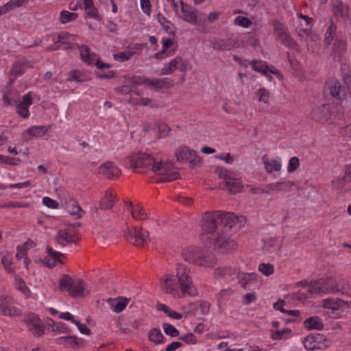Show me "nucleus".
Listing matches in <instances>:
<instances>
[{
	"mask_svg": "<svg viewBox=\"0 0 351 351\" xmlns=\"http://www.w3.org/2000/svg\"><path fill=\"white\" fill-rule=\"evenodd\" d=\"M124 164L128 168L151 170L158 173L161 176V182H171L179 176V173L173 169L171 164L162 163L160 160L145 152L132 153L125 159Z\"/></svg>",
	"mask_w": 351,
	"mask_h": 351,
	"instance_id": "obj_1",
	"label": "nucleus"
},
{
	"mask_svg": "<svg viewBox=\"0 0 351 351\" xmlns=\"http://www.w3.org/2000/svg\"><path fill=\"white\" fill-rule=\"evenodd\" d=\"M245 223V217L231 213L206 212L202 216L201 228L203 234H213L214 238L226 230L238 231Z\"/></svg>",
	"mask_w": 351,
	"mask_h": 351,
	"instance_id": "obj_2",
	"label": "nucleus"
},
{
	"mask_svg": "<svg viewBox=\"0 0 351 351\" xmlns=\"http://www.w3.org/2000/svg\"><path fill=\"white\" fill-rule=\"evenodd\" d=\"M348 289L344 280L337 281L335 277L328 276L311 281L308 292L311 294L324 295L327 293H343Z\"/></svg>",
	"mask_w": 351,
	"mask_h": 351,
	"instance_id": "obj_3",
	"label": "nucleus"
},
{
	"mask_svg": "<svg viewBox=\"0 0 351 351\" xmlns=\"http://www.w3.org/2000/svg\"><path fill=\"white\" fill-rule=\"evenodd\" d=\"M59 289L61 291H67L73 298L84 297L89 293L83 280H73L68 274H64L60 278Z\"/></svg>",
	"mask_w": 351,
	"mask_h": 351,
	"instance_id": "obj_4",
	"label": "nucleus"
},
{
	"mask_svg": "<svg viewBox=\"0 0 351 351\" xmlns=\"http://www.w3.org/2000/svg\"><path fill=\"white\" fill-rule=\"evenodd\" d=\"M191 270L186 265L178 264L176 267V276L180 289L185 295L195 296L197 290L194 287L191 278Z\"/></svg>",
	"mask_w": 351,
	"mask_h": 351,
	"instance_id": "obj_5",
	"label": "nucleus"
},
{
	"mask_svg": "<svg viewBox=\"0 0 351 351\" xmlns=\"http://www.w3.org/2000/svg\"><path fill=\"white\" fill-rule=\"evenodd\" d=\"M234 232L233 230H226L213 238L215 248L221 253H230L237 250V243L230 237L232 232Z\"/></svg>",
	"mask_w": 351,
	"mask_h": 351,
	"instance_id": "obj_6",
	"label": "nucleus"
},
{
	"mask_svg": "<svg viewBox=\"0 0 351 351\" xmlns=\"http://www.w3.org/2000/svg\"><path fill=\"white\" fill-rule=\"evenodd\" d=\"M219 177L223 179L226 189L232 193H237L241 191L243 184L241 181L233 177L232 174L226 169L217 168L216 170Z\"/></svg>",
	"mask_w": 351,
	"mask_h": 351,
	"instance_id": "obj_7",
	"label": "nucleus"
},
{
	"mask_svg": "<svg viewBox=\"0 0 351 351\" xmlns=\"http://www.w3.org/2000/svg\"><path fill=\"white\" fill-rule=\"evenodd\" d=\"M125 237L129 242L136 246H143L149 241L148 232L141 228H128L125 231Z\"/></svg>",
	"mask_w": 351,
	"mask_h": 351,
	"instance_id": "obj_8",
	"label": "nucleus"
},
{
	"mask_svg": "<svg viewBox=\"0 0 351 351\" xmlns=\"http://www.w3.org/2000/svg\"><path fill=\"white\" fill-rule=\"evenodd\" d=\"M160 285L165 293L171 294L175 298H180L184 296L178 282H177L176 278L170 274H166L161 278Z\"/></svg>",
	"mask_w": 351,
	"mask_h": 351,
	"instance_id": "obj_9",
	"label": "nucleus"
},
{
	"mask_svg": "<svg viewBox=\"0 0 351 351\" xmlns=\"http://www.w3.org/2000/svg\"><path fill=\"white\" fill-rule=\"evenodd\" d=\"M175 156L177 161L180 162H187L191 167L198 165L201 162V160L197 156L195 152L184 145L180 146L176 149Z\"/></svg>",
	"mask_w": 351,
	"mask_h": 351,
	"instance_id": "obj_10",
	"label": "nucleus"
},
{
	"mask_svg": "<svg viewBox=\"0 0 351 351\" xmlns=\"http://www.w3.org/2000/svg\"><path fill=\"white\" fill-rule=\"evenodd\" d=\"M303 343L304 348L308 350L326 349L329 345L326 337L319 333L308 335L305 337Z\"/></svg>",
	"mask_w": 351,
	"mask_h": 351,
	"instance_id": "obj_11",
	"label": "nucleus"
},
{
	"mask_svg": "<svg viewBox=\"0 0 351 351\" xmlns=\"http://www.w3.org/2000/svg\"><path fill=\"white\" fill-rule=\"evenodd\" d=\"M213 49L217 51H230L239 47V41L237 38L229 37L226 39L217 38L212 43Z\"/></svg>",
	"mask_w": 351,
	"mask_h": 351,
	"instance_id": "obj_12",
	"label": "nucleus"
},
{
	"mask_svg": "<svg viewBox=\"0 0 351 351\" xmlns=\"http://www.w3.org/2000/svg\"><path fill=\"white\" fill-rule=\"evenodd\" d=\"M25 322L29 330L35 336L40 337L44 334L43 325L40 318L34 313H29L25 317Z\"/></svg>",
	"mask_w": 351,
	"mask_h": 351,
	"instance_id": "obj_13",
	"label": "nucleus"
},
{
	"mask_svg": "<svg viewBox=\"0 0 351 351\" xmlns=\"http://www.w3.org/2000/svg\"><path fill=\"white\" fill-rule=\"evenodd\" d=\"M331 106L329 104H323L315 107L312 110V118L317 121H329L332 119Z\"/></svg>",
	"mask_w": 351,
	"mask_h": 351,
	"instance_id": "obj_14",
	"label": "nucleus"
},
{
	"mask_svg": "<svg viewBox=\"0 0 351 351\" xmlns=\"http://www.w3.org/2000/svg\"><path fill=\"white\" fill-rule=\"evenodd\" d=\"M161 43L162 45V49L155 53V58L162 60L167 57L173 56L175 53L177 49V46L174 45L173 40L171 38L164 37L162 38Z\"/></svg>",
	"mask_w": 351,
	"mask_h": 351,
	"instance_id": "obj_15",
	"label": "nucleus"
},
{
	"mask_svg": "<svg viewBox=\"0 0 351 351\" xmlns=\"http://www.w3.org/2000/svg\"><path fill=\"white\" fill-rule=\"evenodd\" d=\"M99 173L108 179H114L121 174V170L112 161H106L99 167Z\"/></svg>",
	"mask_w": 351,
	"mask_h": 351,
	"instance_id": "obj_16",
	"label": "nucleus"
},
{
	"mask_svg": "<svg viewBox=\"0 0 351 351\" xmlns=\"http://www.w3.org/2000/svg\"><path fill=\"white\" fill-rule=\"evenodd\" d=\"M50 126L34 125L25 130L22 134V138L25 141H31L33 138L45 136L49 131Z\"/></svg>",
	"mask_w": 351,
	"mask_h": 351,
	"instance_id": "obj_17",
	"label": "nucleus"
},
{
	"mask_svg": "<svg viewBox=\"0 0 351 351\" xmlns=\"http://www.w3.org/2000/svg\"><path fill=\"white\" fill-rule=\"evenodd\" d=\"M32 103V94L31 92H28L22 97L21 101L16 105V113L21 117L27 119L29 117V107Z\"/></svg>",
	"mask_w": 351,
	"mask_h": 351,
	"instance_id": "obj_18",
	"label": "nucleus"
},
{
	"mask_svg": "<svg viewBox=\"0 0 351 351\" xmlns=\"http://www.w3.org/2000/svg\"><path fill=\"white\" fill-rule=\"evenodd\" d=\"M182 15L180 16L184 21L196 25L197 19H202V14L199 13L196 9L189 5H184L181 7Z\"/></svg>",
	"mask_w": 351,
	"mask_h": 351,
	"instance_id": "obj_19",
	"label": "nucleus"
},
{
	"mask_svg": "<svg viewBox=\"0 0 351 351\" xmlns=\"http://www.w3.org/2000/svg\"><path fill=\"white\" fill-rule=\"evenodd\" d=\"M322 306L324 308L330 309L332 312L338 310L343 311L345 308L350 307L348 302L339 298H326L323 300Z\"/></svg>",
	"mask_w": 351,
	"mask_h": 351,
	"instance_id": "obj_20",
	"label": "nucleus"
},
{
	"mask_svg": "<svg viewBox=\"0 0 351 351\" xmlns=\"http://www.w3.org/2000/svg\"><path fill=\"white\" fill-rule=\"evenodd\" d=\"M201 248L195 246H189L182 250V256L184 260L189 263L197 265Z\"/></svg>",
	"mask_w": 351,
	"mask_h": 351,
	"instance_id": "obj_21",
	"label": "nucleus"
},
{
	"mask_svg": "<svg viewBox=\"0 0 351 351\" xmlns=\"http://www.w3.org/2000/svg\"><path fill=\"white\" fill-rule=\"evenodd\" d=\"M197 266L204 267H213L217 264V259L215 254L207 250L201 249Z\"/></svg>",
	"mask_w": 351,
	"mask_h": 351,
	"instance_id": "obj_22",
	"label": "nucleus"
},
{
	"mask_svg": "<svg viewBox=\"0 0 351 351\" xmlns=\"http://www.w3.org/2000/svg\"><path fill=\"white\" fill-rule=\"evenodd\" d=\"M326 88L333 97L342 100L344 98V91L341 90L340 83L335 79H330L326 82Z\"/></svg>",
	"mask_w": 351,
	"mask_h": 351,
	"instance_id": "obj_23",
	"label": "nucleus"
},
{
	"mask_svg": "<svg viewBox=\"0 0 351 351\" xmlns=\"http://www.w3.org/2000/svg\"><path fill=\"white\" fill-rule=\"evenodd\" d=\"M126 207L134 219L143 221L147 219V215L141 204L134 205L132 202H127Z\"/></svg>",
	"mask_w": 351,
	"mask_h": 351,
	"instance_id": "obj_24",
	"label": "nucleus"
},
{
	"mask_svg": "<svg viewBox=\"0 0 351 351\" xmlns=\"http://www.w3.org/2000/svg\"><path fill=\"white\" fill-rule=\"evenodd\" d=\"M0 313L6 316H16L19 311L12 306L10 298H0Z\"/></svg>",
	"mask_w": 351,
	"mask_h": 351,
	"instance_id": "obj_25",
	"label": "nucleus"
},
{
	"mask_svg": "<svg viewBox=\"0 0 351 351\" xmlns=\"http://www.w3.org/2000/svg\"><path fill=\"white\" fill-rule=\"evenodd\" d=\"M47 256L44 258L43 263L47 267H54L58 262L61 263L60 257L63 256L61 252L55 251L51 247H47Z\"/></svg>",
	"mask_w": 351,
	"mask_h": 351,
	"instance_id": "obj_26",
	"label": "nucleus"
},
{
	"mask_svg": "<svg viewBox=\"0 0 351 351\" xmlns=\"http://www.w3.org/2000/svg\"><path fill=\"white\" fill-rule=\"evenodd\" d=\"M293 185V182L290 180L278 182L267 184L265 186V189L268 191L288 192L292 189Z\"/></svg>",
	"mask_w": 351,
	"mask_h": 351,
	"instance_id": "obj_27",
	"label": "nucleus"
},
{
	"mask_svg": "<svg viewBox=\"0 0 351 351\" xmlns=\"http://www.w3.org/2000/svg\"><path fill=\"white\" fill-rule=\"evenodd\" d=\"M262 160L265 169L268 173L281 170L282 164L280 158H268L267 155H264L262 157Z\"/></svg>",
	"mask_w": 351,
	"mask_h": 351,
	"instance_id": "obj_28",
	"label": "nucleus"
},
{
	"mask_svg": "<svg viewBox=\"0 0 351 351\" xmlns=\"http://www.w3.org/2000/svg\"><path fill=\"white\" fill-rule=\"evenodd\" d=\"M56 241L62 246H66L67 244L73 242V230L71 228L60 230L56 236Z\"/></svg>",
	"mask_w": 351,
	"mask_h": 351,
	"instance_id": "obj_29",
	"label": "nucleus"
},
{
	"mask_svg": "<svg viewBox=\"0 0 351 351\" xmlns=\"http://www.w3.org/2000/svg\"><path fill=\"white\" fill-rule=\"evenodd\" d=\"M129 299L123 297H118L114 299L110 298L108 300V302L110 306L111 309L117 313L122 312L129 302Z\"/></svg>",
	"mask_w": 351,
	"mask_h": 351,
	"instance_id": "obj_30",
	"label": "nucleus"
},
{
	"mask_svg": "<svg viewBox=\"0 0 351 351\" xmlns=\"http://www.w3.org/2000/svg\"><path fill=\"white\" fill-rule=\"evenodd\" d=\"M332 12L335 15L343 19H350L351 17V10L348 6L344 5L340 1H335L333 3Z\"/></svg>",
	"mask_w": 351,
	"mask_h": 351,
	"instance_id": "obj_31",
	"label": "nucleus"
},
{
	"mask_svg": "<svg viewBox=\"0 0 351 351\" xmlns=\"http://www.w3.org/2000/svg\"><path fill=\"white\" fill-rule=\"evenodd\" d=\"M115 202V195L110 190H107L105 192L104 197L101 199L99 207L103 210L111 209Z\"/></svg>",
	"mask_w": 351,
	"mask_h": 351,
	"instance_id": "obj_32",
	"label": "nucleus"
},
{
	"mask_svg": "<svg viewBox=\"0 0 351 351\" xmlns=\"http://www.w3.org/2000/svg\"><path fill=\"white\" fill-rule=\"evenodd\" d=\"M67 76L66 81L68 82H84L89 80V76L87 74L77 69L69 71Z\"/></svg>",
	"mask_w": 351,
	"mask_h": 351,
	"instance_id": "obj_33",
	"label": "nucleus"
},
{
	"mask_svg": "<svg viewBox=\"0 0 351 351\" xmlns=\"http://www.w3.org/2000/svg\"><path fill=\"white\" fill-rule=\"evenodd\" d=\"M304 325L308 330H321L324 328L322 319L317 316L310 317L304 322Z\"/></svg>",
	"mask_w": 351,
	"mask_h": 351,
	"instance_id": "obj_34",
	"label": "nucleus"
},
{
	"mask_svg": "<svg viewBox=\"0 0 351 351\" xmlns=\"http://www.w3.org/2000/svg\"><path fill=\"white\" fill-rule=\"evenodd\" d=\"M138 49V45L136 44L134 47L128 48L126 51L118 52L117 53L114 54V59L121 62L129 60L135 53V51Z\"/></svg>",
	"mask_w": 351,
	"mask_h": 351,
	"instance_id": "obj_35",
	"label": "nucleus"
},
{
	"mask_svg": "<svg viewBox=\"0 0 351 351\" xmlns=\"http://www.w3.org/2000/svg\"><path fill=\"white\" fill-rule=\"evenodd\" d=\"M238 271L235 267H219L215 269V276L219 277L229 278L231 279L234 278L238 276Z\"/></svg>",
	"mask_w": 351,
	"mask_h": 351,
	"instance_id": "obj_36",
	"label": "nucleus"
},
{
	"mask_svg": "<svg viewBox=\"0 0 351 351\" xmlns=\"http://www.w3.org/2000/svg\"><path fill=\"white\" fill-rule=\"evenodd\" d=\"M80 51V58L83 62L90 65L95 60V53H90L88 47L86 45H77Z\"/></svg>",
	"mask_w": 351,
	"mask_h": 351,
	"instance_id": "obj_37",
	"label": "nucleus"
},
{
	"mask_svg": "<svg viewBox=\"0 0 351 351\" xmlns=\"http://www.w3.org/2000/svg\"><path fill=\"white\" fill-rule=\"evenodd\" d=\"M78 18V14L67 10H62L59 16V21L61 24H66L75 21Z\"/></svg>",
	"mask_w": 351,
	"mask_h": 351,
	"instance_id": "obj_38",
	"label": "nucleus"
},
{
	"mask_svg": "<svg viewBox=\"0 0 351 351\" xmlns=\"http://www.w3.org/2000/svg\"><path fill=\"white\" fill-rule=\"evenodd\" d=\"M255 97L259 103L269 104L270 98V92L265 88H259L255 93Z\"/></svg>",
	"mask_w": 351,
	"mask_h": 351,
	"instance_id": "obj_39",
	"label": "nucleus"
},
{
	"mask_svg": "<svg viewBox=\"0 0 351 351\" xmlns=\"http://www.w3.org/2000/svg\"><path fill=\"white\" fill-rule=\"evenodd\" d=\"M56 342L64 347H74L77 345V338L72 336H63L56 339Z\"/></svg>",
	"mask_w": 351,
	"mask_h": 351,
	"instance_id": "obj_40",
	"label": "nucleus"
},
{
	"mask_svg": "<svg viewBox=\"0 0 351 351\" xmlns=\"http://www.w3.org/2000/svg\"><path fill=\"white\" fill-rule=\"evenodd\" d=\"M149 339L154 343L158 344L164 342L165 337L159 329L154 328L149 332Z\"/></svg>",
	"mask_w": 351,
	"mask_h": 351,
	"instance_id": "obj_41",
	"label": "nucleus"
},
{
	"mask_svg": "<svg viewBox=\"0 0 351 351\" xmlns=\"http://www.w3.org/2000/svg\"><path fill=\"white\" fill-rule=\"evenodd\" d=\"M27 2L26 0H10L3 5L4 14L23 6Z\"/></svg>",
	"mask_w": 351,
	"mask_h": 351,
	"instance_id": "obj_42",
	"label": "nucleus"
},
{
	"mask_svg": "<svg viewBox=\"0 0 351 351\" xmlns=\"http://www.w3.org/2000/svg\"><path fill=\"white\" fill-rule=\"evenodd\" d=\"M250 66H252V69L258 73L262 74L265 73V71H268L269 66L267 65L266 62L263 60H252L249 62Z\"/></svg>",
	"mask_w": 351,
	"mask_h": 351,
	"instance_id": "obj_43",
	"label": "nucleus"
},
{
	"mask_svg": "<svg viewBox=\"0 0 351 351\" xmlns=\"http://www.w3.org/2000/svg\"><path fill=\"white\" fill-rule=\"evenodd\" d=\"M256 277L257 274L255 273H243L239 276V282L243 287L246 288L250 282L256 280Z\"/></svg>",
	"mask_w": 351,
	"mask_h": 351,
	"instance_id": "obj_44",
	"label": "nucleus"
},
{
	"mask_svg": "<svg viewBox=\"0 0 351 351\" xmlns=\"http://www.w3.org/2000/svg\"><path fill=\"white\" fill-rule=\"evenodd\" d=\"M178 56L171 60L168 64L163 66L161 70V75H169L176 69H178Z\"/></svg>",
	"mask_w": 351,
	"mask_h": 351,
	"instance_id": "obj_45",
	"label": "nucleus"
},
{
	"mask_svg": "<svg viewBox=\"0 0 351 351\" xmlns=\"http://www.w3.org/2000/svg\"><path fill=\"white\" fill-rule=\"evenodd\" d=\"M233 291L231 289H221L217 294V302L219 306L221 304L224 303L226 300H228L230 297L232 295Z\"/></svg>",
	"mask_w": 351,
	"mask_h": 351,
	"instance_id": "obj_46",
	"label": "nucleus"
},
{
	"mask_svg": "<svg viewBox=\"0 0 351 351\" xmlns=\"http://www.w3.org/2000/svg\"><path fill=\"white\" fill-rule=\"evenodd\" d=\"M291 329L286 328L281 330L272 332L271 337L274 340L287 339L291 334Z\"/></svg>",
	"mask_w": 351,
	"mask_h": 351,
	"instance_id": "obj_47",
	"label": "nucleus"
},
{
	"mask_svg": "<svg viewBox=\"0 0 351 351\" xmlns=\"http://www.w3.org/2000/svg\"><path fill=\"white\" fill-rule=\"evenodd\" d=\"M346 49V43L343 40H336L333 45V52L335 55L339 56Z\"/></svg>",
	"mask_w": 351,
	"mask_h": 351,
	"instance_id": "obj_48",
	"label": "nucleus"
},
{
	"mask_svg": "<svg viewBox=\"0 0 351 351\" xmlns=\"http://www.w3.org/2000/svg\"><path fill=\"white\" fill-rule=\"evenodd\" d=\"M16 289L20 291L25 296L28 297L31 293L29 288L26 286L25 281L21 278H16L15 280Z\"/></svg>",
	"mask_w": 351,
	"mask_h": 351,
	"instance_id": "obj_49",
	"label": "nucleus"
},
{
	"mask_svg": "<svg viewBox=\"0 0 351 351\" xmlns=\"http://www.w3.org/2000/svg\"><path fill=\"white\" fill-rule=\"evenodd\" d=\"M258 270L265 276H269L274 274V267L270 263H261L258 266Z\"/></svg>",
	"mask_w": 351,
	"mask_h": 351,
	"instance_id": "obj_50",
	"label": "nucleus"
},
{
	"mask_svg": "<svg viewBox=\"0 0 351 351\" xmlns=\"http://www.w3.org/2000/svg\"><path fill=\"white\" fill-rule=\"evenodd\" d=\"M164 332L166 335H169L172 337H175L179 335V331L171 324L168 323H164L162 324Z\"/></svg>",
	"mask_w": 351,
	"mask_h": 351,
	"instance_id": "obj_51",
	"label": "nucleus"
},
{
	"mask_svg": "<svg viewBox=\"0 0 351 351\" xmlns=\"http://www.w3.org/2000/svg\"><path fill=\"white\" fill-rule=\"evenodd\" d=\"M24 72V66L19 62L14 64L10 70L11 75H14L15 77L22 75Z\"/></svg>",
	"mask_w": 351,
	"mask_h": 351,
	"instance_id": "obj_52",
	"label": "nucleus"
},
{
	"mask_svg": "<svg viewBox=\"0 0 351 351\" xmlns=\"http://www.w3.org/2000/svg\"><path fill=\"white\" fill-rule=\"evenodd\" d=\"M234 23L235 25L243 27H249L252 24V22L245 16H238L234 19Z\"/></svg>",
	"mask_w": 351,
	"mask_h": 351,
	"instance_id": "obj_53",
	"label": "nucleus"
},
{
	"mask_svg": "<svg viewBox=\"0 0 351 351\" xmlns=\"http://www.w3.org/2000/svg\"><path fill=\"white\" fill-rule=\"evenodd\" d=\"M158 138H165L168 136L170 132V128L164 123H160L158 125Z\"/></svg>",
	"mask_w": 351,
	"mask_h": 351,
	"instance_id": "obj_54",
	"label": "nucleus"
},
{
	"mask_svg": "<svg viewBox=\"0 0 351 351\" xmlns=\"http://www.w3.org/2000/svg\"><path fill=\"white\" fill-rule=\"evenodd\" d=\"M300 166L299 158L296 156L291 157L289 159V165L287 167V171L289 172H293L295 171Z\"/></svg>",
	"mask_w": 351,
	"mask_h": 351,
	"instance_id": "obj_55",
	"label": "nucleus"
},
{
	"mask_svg": "<svg viewBox=\"0 0 351 351\" xmlns=\"http://www.w3.org/2000/svg\"><path fill=\"white\" fill-rule=\"evenodd\" d=\"M141 8L147 15L150 16L152 13V5L149 0H140Z\"/></svg>",
	"mask_w": 351,
	"mask_h": 351,
	"instance_id": "obj_56",
	"label": "nucleus"
},
{
	"mask_svg": "<svg viewBox=\"0 0 351 351\" xmlns=\"http://www.w3.org/2000/svg\"><path fill=\"white\" fill-rule=\"evenodd\" d=\"M336 31V26L333 24H331L329 27L327 29L326 37H325V42L328 45L331 43V41L333 39V36L335 34Z\"/></svg>",
	"mask_w": 351,
	"mask_h": 351,
	"instance_id": "obj_57",
	"label": "nucleus"
},
{
	"mask_svg": "<svg viewBox=\"0 0 351 351\" xmlns=\"http://www.w3.org/2000/svg\"><path fill=\"white\" fill-rule=\"evenodd\" d=\"M279 40L282 45L289 47H294L295 45V43L293 41V38L288 34L284 35V36L280 38Z\"/></svg>",
	"mask_w": 351,
	"mask_h": 351,
	"instance_id": "obj_58",
	"label": "nucleus"
},
{
	"mask_svg": "<svg viewBox=\"0 0 351 351\" xmlns=\"http://www.w3.org/2000/svg\"><path fill=\"white\" fill-rule=\"evenodd\" d=\"M178 59L179 61L178 62V69L184 73L186 72L190 67L189 62L186 60L182 59L179 56Z\"/></svg>",
	"mask_w": 351,
	"mask_h": 351,
	"instance_id": "obj_59",
	"label": "nucleus"
},
{
	"mask_svg": "<svg viewBox=\"0 0 351 351\" xmlns=\"http://www.w3.org/2000/svg\"><path fill=\"white\" fill-rule=\"evenodd\" d=\"M86 15L88 18H92L95 20H99V15L98 10L94 6L90 8L85 9Z\"/></svg>",
	"mask_w": 351,
	"mask_h": 351,
	"instance_id": "obj_60",
	"label": "nucleus"
},
{
	"mask_svg": "<svg viewBox=\"0 0 351 351\" xmlns=\"http://www.w3.org/2000/svg\"><path fill=\"white\" fill-rule=\"evenodd\" d=\"M145 83H147L149 85L153 86L156 88H162L165 84V80H159V79H154L149 80L146 79L144 80Z\"/></svg>",
	"mask_w": 351,
	"mask_h": 351,
	"instance_id": "obj_61",
	"label": "nucleus"
},
{
	"mask_svg": "<svg viewBox=\"0 0 351 351\" xmlns=\"http://www.w3.org/2000/svg\"><path fill=\"white\" fill-rule=\"evenodd\" d=\"M43 203L45 206L50 208H57L58 206V203L57 201L48 197H45L43 198Z\"/></svg>",
	"mask_w": 351,
	"mask_h": 351,
	"instance_id": "obj_62",
	"label": "nucleus"
},
{
	"mask_svg": "<svg viewBox=\"0 0 351 351\" xmlns=\"http://www.w3.org/2000/svg\"><path fill=\"white\" fill-rule=\"evenodd\" d=\"M210 308V304L208 301L202 300L199 304V310L201 311V314L206 315H208Z\"/></svg>",
	"mask_w": 351,
	"mask_h": 351,
	"instance_id": "obj_63",
	"label": "nucleus"
},
{
	"mask_svg": "<svg viewBox=\"0 0 351 351\" xmlns=\"http://www.w3.org/2000/svg\"><path fill=\"white\" fill-rule=\"evenodd\" d=\"M180 339L184 341L187 344H195L197 338L193 333H188L183 337H180Z\"/></svg>",
	"mask_w": 351,
	"mask_h": 351,
	"instance_id": "obj_64",
	"label": "nucleus"
}]
</instances>
